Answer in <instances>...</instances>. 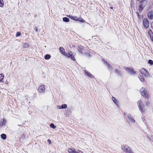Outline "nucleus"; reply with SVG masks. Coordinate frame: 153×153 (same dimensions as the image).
I'll return each mask as SVG.
<instances>
[{
  "label": "nucleus",
  "mask_w": 153,
  "mask_h": 153,
  "mask_svg": "<svg viewBox=\"0 0 153 153\" xmlns=\"http://www.w3.org/2000/svg\"><path fill=\"white\" fill-rule=\"evenodd\" d=\"M6 121L3 119H2L0 122V126H4L5 124Z\"/></svg>",
  "instance_id": "obj_13"
},
{
  "label": "nucleus",
  "mask_w": 153,
  "mask_h": 153,
  "mask_svg": "<svg viewBox=\"0 0 153 153\" xmlns=\"http://www.w3.org/2000/svg\"><path fill=\"white\" fill-rule=\"evenodd\" d=\"M140 71L141 74L143 75L146 77H148L149 76V73L144 68L141 69Z\"/></svg>",
  "instance_id": "obj_5"
},
{
  "label": "nucleus",
  "mask_w": 153,
  "mask_h": 153,
  "mask_svg": "<svg viewBox=\"0 0 153 153\" xmlns=\"http://www.w3.org/2000/svg\"><path fill=\"white\" fill-rule=\"evenodd\" d=\"M144 7L142 5L140 6V4H139L138 10H139V11L140 12L142 11L143 10Z\"/></svg>",
  "instance_id": "obj_18"
},
{
  "label": "nucleus",
  "mask_w": 153,
  "mask_h": 153,
  "mask_svg": "<svg viewBox=\"0 0 153 153\" xmlns=\"http://www.w3.org/2000/svg\"><path fill=\"white\" fill-rule=\"evenodd\" d=\"M59 51L61 53L63 54L65 52V50L63 47H60L59 48Z\"/></svg>",
  "instance_id": "obj_19"
},
{
  "label": "nucleus",
  "mask_w": 153,
  "mask_h": 153,
  "mask_svg": "<svg viewBox=\"0 0 153 153\" xmlns=\"http://www.w3.org/2000/svg\"><path fill=\"white\" fill-rule=\"evenodd\" d=\"M143 24L144 27L145 29L148 28L149 25V22L147 18H144L143 21Z\"/></svg>",
  "instance_id": "obj_3"
},
{
  "label": "nucleus",
  "mask_w": 153,
  "mask_h": 153,
  "mask_svg": "<svg viewBox=\"0 0 153 153\" xmlns=\"http://www.w3.org/2000/svg\"><path fill=\"white\" fill-rule=\"evenodd\" d=\"M57 108H58L59 109H60L61 108H62V107H61V106L59 105H58L57 106Z\"/></svg>",
  "instance_id": "obj_37"
},
{
  "label": "nucleus",
  "mask_w": 153,
  "mask_h": 153,
  "mask_svg": "<svg viewBox=\"0 0 153 153\" xmlns=\"http://www.w3.org/2000/svg\"><path fill=\"white\" fill-rule=\"evenodd\" d=\"M21 33L20 32H17L16 34V37H17L20 36V35H21Z\"/></svg>",
  "instance_id": "obj_31"
},
{
  "label": "nucleus",
  "mask_w": 153,
  "mask_h": 153,
  "mask_svg": "<svg viewBox=\"0 0 153 153\" xmlns=\"http://www.w3.org/2000/svg\"><path fill=\"white\" fill-rule=\"evenodd\" d=\"M68 58H71V59L74 61L76 60L74 56L72 54V52L71 51H70L69 52V56H68Z\"/></svg>",
  "instance_id": "obj_12"
},
{
  "label": "nucleus",
  "mask_w": 153,
  "mask_h": 153,
  "mask_svg": "<svg viewBox=\"0 0 153 153\" xmlns=\"http://www.w3.org/2000/svg\"><path fill=\"white\" fill-rule=\"evenodd\" d=\"M38 91L41 93H44L45 92V86L43 85H41L38 89Z\"/></svg>",
  "instance_id": "obj_9"
},
{
  "label": "nucleus",
  "mask_w": 153,
  "mask_h": 153,
  "mask_svg": "<svg viewBox=\"0 0 153 153\" xmlns=\"http://www.w3.org/2000/svg\"><path fill=\"white\" fill-rule=\"evenodd\" d=\"M147 15L148 18L150 19H153V10H151L148 12Z\"/></svg>",
  "instance_id": "obj_8"
},
{
  "label": "nucleus",
  "mask_w": 153,
  "mask_h": 153,
  "mask_svg": "<svg viewBox=\"0 0 153 153\" xmlns=\"http://www.w3.org/2000/svg\"><path fill=\"white\" fill-rule=\"evenodd\" d=\"M137 105L139 110L142 113L145 111V110L144 108L143 107V103L141 100H140L138 101Z\"/></svg>",
  "instance_id": "obj_4"
},
{
  "label": "nucleus",
  "mask_w": 153,
  "mask_h": 153,
  "mask_svg": "<svg viewBox=\"0 0 153 153\" xmlns=\"http://www.w3.org/2000/svg\"><path fill=\"white\" fill-rule=\"evenodd\" d=\"M78 47L79 50H82L83 49V47L81 46H79Z\"/></svg>",
  "instance_id": "obj_34"
},
{
  "label": "nucleus",
  "mask_w": 153,
  "mask_h": 153,
  "mask_svg": "<svg viewBox=\"0 0 153 153\" xmlns=\"http://www.w3.org/2000/svg\"><path fill=\"white\" fill-rule=\"evenodd\" d=\"M147 3V1L146 0H143L140 1L139 2V4H140V6L142 5L144 7Z\"/></svg>",
  "instance_id": "obj_10"
},
{
  "label": "nucleus",
  "mask_w": 153,
  "mask_h": 153,
  "mask_svg": "<svg viewBox=\"0 0 153 153\" xmlns=\"http://www.w3.org/2000/svg\"><path fill=\"white\" fill-rule=\"evenodd\" d=\"M127 72L131 76H135L137 75L136 71L133 69L132 68H129L127 67H124Z\"/></svg>",
  "instance_id": "obj_1"
},
{
  "label": "nucleus",
  "mask_w": 153,
  "mask_h": 153,
  "mask_svg": "<svg viewBox=\"0 0 153 153\" xmlns=\"http://www.w3.org/2000/svg\"><path fill=\"white\" fill-rule=\"evenodd\" d=\"M63 20L64 22H68L69 21V19L67 17H64L63 18Z\"/></svg>",
  "instance_id": "obj_22"
},
{
  "label": "nucleus",
  "mask_w": 153,
  "mask_h": 153,
  "mask_svg": "<svg viewBox=\"0 0 153 153\" xmlns=\"http://www.w3.org/2000/svg\"><path fill=\"white\" fill-rule=\"evenodd\" d=\"M73 150L71 149H69L68 150V152L69 153H72Z\"/></svg>",
  "instance_id": "obj_35"
},
{
  "label": "nucleus",
  "mask_w": 153,
  "mask_h": 153,
  "mask_svg": "<svg viewBox=\"0 0 153 153\" xmlns=\"http://www.w3.org/2000/svg\"><path fill=\"white\" fill-rule=\"evenodd\" d=\"M79 21L80 22H85V21L81 17H79L78 19Z\"/></svg>",
  "instance_id": "obj_26"
},
{
  "label": "nucleus",
  "mask_w": 153,
  "mask_h": 153,
  "mask_svg": "<svg viewBox=\"0 0 153 153\" xmlns=\"http://www.w3.org/2000/svg\"><path fill=\"white\" fill-rule=\"evenodd\" d=\"M115 72L117 74L118 76H119V75H121L120 72L119 71L117 70H115Z\"/></svg>",
  "instance_id": "obj_33"
},
{
  "label": "nucleus",
  "mask_w": 153,
  "mask_h": 153,
  "mask_svg": "<svg viewBox=\"0 0 153 153\" xmlns=\"http://www.w3.org/2000/svg\"><path fill=\"white\" fill-rule=\"evenodd\" d=\"M67 105L66 104H63L61 106V107L62 109H65L67 108Z\"/></svg>",
  "instance_id": "obj_29"
},
{
  "label": "nucleus",
  "mask_w": 153,
  "mask_h": 153,
  "mask_svg": "<svg viewBox=\"0 0 153 153\" xmlns=\"http://www.w3.org/2000/svg\"><path fill=\"white\" fill-rule=\"evenodd\" d=\"M48 142L50 144H51V140L50 139H48Z\"/></svg>",
  "instance_id": "obj_38"
},
{
  "label": "nucleus",
  "mask_w": 153,
  "mask_h": 153,
  "mask_svg": "<svg viewBox=\"0 0 153 153\" xmlns=\"http://www.w3.org/2000/svg\"><path fill=\"white\" fill-rule=\"evenodd\" d=\"M1 138L3 140H5L6 138V135L4 134H2L1 135Z\"/></svg>",
  "instance_id": "obj_20"
},
{
  "label": "nucleus",
  "mask_w": 153,
  "mask_h": 153,
  "mask_svg": "<svg viewBox=\"0 0 153 153\" xmlns=\"http://www.w3.org/2000/svg\"><path fill=\"white\" fill-rule=\"evenodd\" d=\"M136 13L137 15V16L138 18L140 19V14H139V13L137 12Z\"/></svg>",
  "instance_id": "obj_36"
},
{
  "label": "nucleus",
  "mask_w": 153,
  "mask_h": 153,
  "mask_svg": "<svg viewBox=\"0 0 153 153\" xmlns=\"http://www.w3.org/2000/svg\"><path fill=\"white\" fill-rule=\"evenodd\" d=\"M110 8L111 9V10H113V7H110Z\"/></svg>",
  "instance_id": "obj_43"
},
{
  "label": "nucleus",
  "mask_w": 153,
  "mask_h": 153,
  "mask_svg": "<svg viewBox=\"0 0 153 153\" xmlns=\"http://www.w3.org/2000/svg\"><path fill=\"white\" fill-rule=\"evenodd\" d=\"M76 152L77 153H83L80 150H78Z\"/></svg>",
  "instance_id": "obj_39"
},
{
  "label": "nucleus",
  "mask_w": 153,
  "mask_h": 153,
  "mask_svg": "<svg viewBox=\"0 0 153 153\" xmlns=\"http://www.w3.org/2000/svg\"><path fill=\"white\" fill-rule=\"evenodd\" d=\"M50 126L53 129H55L56 128V126H55L53 123H51L50 125Z\"/></svg>",
  "instance_id": "obj_27"
},
{
  "label": "nucleus",
  "mask_w": 153,
  "mask_h": 153,
  "mask_svg": "<svg viewBox=\"0 0 153 153\" xmlns=\"http://www.w3.org/2000/svg\"><path fill=\"white\" fill-rule=\"evenodd\" d=\"M4 5L3 0H0V7H2Z\"/></svg>",
  "instance_id": "obj_28"
},
{
  "label": "nucleus",
  "mask_w": 153,
  "mask_h": 153,
  "mask_svg": "<svg viewBox=\"0 0 153 153\" xmlns=\"http://www.w3.org/2000/svg\"><path fill=\"white\" fill-rule=\"evenodd\" d=\"M51 56L49 54H46L45 56V59H48L50 58Z\"/></svg>",
  "instance_id": "obj_25"
},
{
  "label": "nucleus",
  "mask_w": 153,
  "mask_h": 153,
  "mask_svg": "<svg viewBox=\"0 0 153 153\" xmlns=\"http://www.w3.org/2000/svg\"><path fill=\"white\" fill-rule=\"evenodd\" d=\"M66 56L67 57H68V56H69V53L68 54L67 52H64V53L62 54Z\"/></svg>",
  "instance_id": "obj_32"
},
{
  "label": "nucleus",
  "mask_w": 153,
  "mask_h": 153,
  "mask_svg": "<svg viewBox=\"0 0 153 153\" xmlns=\"http://www.w3.org/2000/svg\"><path fill=\"white\" fill-rule=\"evenodd\" d=\"M127 117L129 122L131 123H134L135 121L134 117L131 116V114H128L127 115Z\"/></svg>",
  "instance_id": "obj_7"
},
{
  "label": "nucleus",
  "mask_w": 153,
  "mask_h": 153,
  "mask_svg": "<svg viewBox=\"0 0 153 153\" xmlns=\"http://www.w3.org/2000/svg\"><path fill=\"white\" fill-rule=\"evenodd\" d=\"M121 148L126 153H134L131 149L127 145H123L121 146Z\"/></svg>",
  "instance_id": "obj_2"
},
{
  "label": "nucleus",
  "mask_w": 153,
  "mask_h": 153,
  "mask_svg": "<svg viewBox=\"0 0 153 153\" xmlns=\"http://www.w3.org/2000/svg\"><path fill=\"white\" fill-rule=\"evenodd\" d=\"M4 77V76L3 74H0V82L3 80Z\"/></svg>",
  "instance_id": "obj_24"
},
{
  "label": "nucleus",
  "mask_w": 153,
  "mask_h": 153,
  "mask_svg": "<svg viewBox=\"0 0 153 153\" xmlns=\"http://www.w3.org/2000/svg\"><path fill=\"white\" fill-rule=\"evenodd\" d=\"M140 92L142 95L146 97H148V94L145 88L142 87L140 89Z\"/></svg>",
  "instance_id": "obj_6"
},
{
  "label": "nucleus",
  "mask_w": 153,
  "mask_h": 153,
  "mask_svg": "<svg viewBox=\"0 0 153 153\" xmlns=\"http://www.w3.org/2000/svg\"><path fill=\"white\" fill-rule=\"evenodd\" d=\"M138 1H139L140 0H137Z\"/></svg>",
  "instance_id": "obj_44"
},
{
  "label": "nucleus",
  "mask_w": 153,
  "mask_h": 153,
  "mask_svg": "<svg viewBox=\"0 0 153 153\" xmlns=\"http://www.w3.org/2000/svg\"><path fill=\"white\" fill-rule=\"evenodd\" d=\"M67 16L77 21L78 20V18L76 16H72L71 15H69Z\"/></svg>",
  "instance_id": "obj_14"
},
{
  "label": "nucleus",
  "mask_w": 153,
  "mask_h": 153,
  "mask_svg": "<svg viewBox=\"0 0 153 153\" xmlns=\"http://www.w3.org/2000/svg\"><path fill=\"white\" fill-rule=\"evenodd\" d=\"M78 51L80 53H82V52L81 51H80L79 49L78 50Z\"/></svg>",
  "instance_id": "obj_42"
},
{
  "label": "nucleus",
  "mask_w": 153,
  "mask_h": 153,
  "mask_svg": "<svg viewBox=\"0 0 153 153\" xmlns=\"http://www.w3.org/2000/svg\"><path fill=\"white\" fill-rule=\"evenodd\" d=\"M29 46V44L27 43H23L22 45L23 47L24 48H27Z\"/></svg>",
  "instance_id": "obj_17"
},
{
  "label": "nucleus",
  "mask_w": 153,
  "mask_h": 153,
  "mask_svg": "<svg viewBox=\"0 0 153 153\" xmlns=\"http://www.w3.org/2000/svg\"><path fill=\"white\" fill-rule=\"evenodd\" d=\"M139 78L141 82H143L144 81L145 79L143 78V77L142 76L140 75L139 76Z\"/></svg>",
  "instance_id": "obj_21"
},
{
  "label": "nucleus",
  "mask_w": 153,
  "mask_h": 153,
  "mask_svg": "<svg viewBox=\"0 0 153 153\" xmlns=\"http://www.w3.org/2000/svg\"><path fill=\"white\" fill-rule=\"evenodd\" d=\"M84 72L85 74H86L87 76L89 77H90L91 78L93 77V76L92 75L87 71L85 70Z\"/></svg>",
  "instance_id": "obj_15"
},
{
  "label": "nucleus",
  "mask_w": 153,
  "mask_h": 153,
  "mask_svg": "<svg viewBox=\"0 0 153 153\" xmlns=\"http://www.w3.org/2000/svg\"><path fill=\"white\" fill-rule=\"evenodd\" d=\"M148 33L150 36L152 41L153 42V33L152 30H149L148 32Z\"/></svg>",
  "instance_id": "obj_11"
},
{
  "label": "nucleus",
  "mask_w": 153,
  "mask_h": 153,
  "mask_svg": "<svg viewBox=\"0 0 153 153\" xmlns=\"http://www.w3.org/2000/svg\"><path fill=\"white\" fill-rule=\"evenodd\" d=\"M72 153H77V152H76V151L75 150H73Z\"/></svg>",
  "instance_id": "obj_40"
},
{
  "label": "nucleus",
  "mask_w": 153,
  "mask_h": 153,
  "mask_svg": "<svg viewBox=\"0 0 153 153\" xmlns=\"http://www.w3.org/2000/svg\"><path fill=\"white\" fill-rule=\"evenodd\" d=\"M104 62L105 63V64L106 65H107V66H108L109 68H111H111H112L111 66L109 64H108V63H107V62L106 61H105V60H104Z\"/></svg>",
  "instance_id": "obj_23"
},
{
  "label": "nucleus",
  "mask_w": 153,
  "mask_h": 153,
  "mask_svg": "<svg viewBox=\"0 0 153 153\" xmlns=\"http://www.w3.org/2000/svg\"><path fill=\"white\" fill-rule=\"evenodd\" d=\"M149 102H147L146 103V105H149Z\"/></svg>",
  "instance_id": "obj_41"
},
{
  "label": "nucleus",
  "mask_w": 153,
  "mask_h": 153,
  "mask_svg": "<svg viewBox=\"0 0 153 153\" xmlns=\"http://www.w3.org/2000/svg\"><path fill=\"white\" fill-rule=\"evenodd\" d=\"M112 100L114 103L117 105H118V104L117 100H116L115 98L114 97H112Z\"/></svg>",
  "instance_id": "obj_16"
},
{
  "label": "nucleus",
  "mask_w": 153,
  "mask_h": 153,
  "mask_svg": "<svg viewBox=\"0 0 153 153\" xmlns=\"http://www.w3.org/2000/svg\"><path fill=\"white\" fill-rule=\"evenodd\" d=\"M148 63L151 65H152L153 64V61L151 60H149L148 61Z\"/></svg>",
  "instance_id": "obj_30"
}]
</instances>
